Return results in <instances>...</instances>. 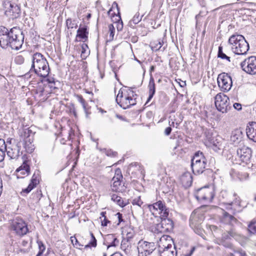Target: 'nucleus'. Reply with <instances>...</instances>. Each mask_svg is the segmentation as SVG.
<instances>
[{
    "label": "nucleus",
    "mask_w": 256,
    "mask_h": 256,
    "mask_svg": "<svg viewBox=\"0 0 256 256\" xmlns=\"http://www.w3.org/2000/svg\"><path fill=\"white\" fill-rule=\"evenodd\" d=\"M24 40L22 32L16 27L10 30L5 27H0V46L2 48L10 47L13 50L21 48Z\"/></svg>",
    "instance_id": "f257e3e1"
},
{
    "label": "nucleus",
    "mask_w": 256,
    "mask_h": 256,
    "mask_svg": "<svg viewBox=\"0 0 256 256\" xmlns=\"http://www.w3.org/2000/svg\"><path fill=\"white\" fill-rule=\"evenodd\" d=\"M50 71L48 63L44 56L40 52L34 54L30 72H34L38 76L46 78L48 76Z\"/></svg>",
    "instance_id": "f03ea898"
},
{
    "label": "nucleus",
    "mask_w": 256,
    "mask_h": 256,
    "mask_svg": "<svg viewBox=\"0 0 256 256\" xmlns=\"http://www.w3.org/2000/svg\"><path fill=\"white\" fill-rule=\"evenodd\" d=\"M228 42L231 46L232 51L236 54H245L250 48L248 43L241 34H232L230 37Z\"/></svg>",
    "instance_id": "7ed1b4c3"
},
{
    "label": "nucleus",
    "mask_w": 256,
    "mask_h": 256,
    "mask_svg": "<svg viewBox=\"0 0 256 256\" xmlns=\"http://www.w3.org/2000/svg\"><path fill=\"white\" fill-rule=\"evenodd\" d=\"M2 6L5 14L10 18L14 19L20 16V7L16 4L6 0L3 2Z\"/></svg>",
    "instance_id": "20e7f679"
},
{
    "label": "nucleus",
    "mask_w": 256,
    "mask_h": 256,
    "mask_svg": "<svg viewBox=\"0 0 256 256\" xmlns=\"http://www.w3.org/2000/svg\"><path fill=\"white\" fill-rule=\"evenodd\" d=\"M12 230L19 236H23L28 232L27 224L20 218H16L11 224Z\"/></svg>",
    "instance_id": "39448f33"
},
{
    "label": "nucleus",
    "mask_w": 256,
    "mask_h": 256,
    "mask_svg": "<svg viewBox=\"0 0 256 256\" xmlns=\"http://www.w3.org/2000/svg\"><path fill=\"white\" fill-rule=\"evenodd\" d=\"M214 103L217 110L222 113L227 112L231 108L228 97L222 93L216 95Z\"/></svg>",
    "instance_id": "423d86ee"
},
{
    "label": "nucleus",
    "mask_w": 256,
    "mask_h": 256,
    "mask_svg": "<svg viewBox=\"0 0 256 256\" xmlns=\"http://www.w3.org/2000/svg\"><path fill=\"white\" fill-rule=\"evenodd\" d=\"M214 196V188L208 186L198 188L194 194V196L198 200L212 201Z\"/></svg>",
    "instance_id": "0eeeda50"
},
{
    "label": "nucleus",
    "mask_w": 256,
    "mask_h": 256,
    "mask_svg": "<svg viewBox=\"0 0 256 256\" xmlns=\"http://www.w3.org/2000/svg\"><path fill=\"white\" fill-rule=\"evenodd\" d=\"M217 81L221 90L224 92L229 91L232 86V77L228 73L222 72L219 74Z\"/></svg>",
    "instance_id": "6e6552de"
},
{
    "label": "nucleus",
    "mask_w": 256,
    "mask_h": 256,
    "mask_svg": "<svg viewBox=\"0 0 256 256\" xmlns=\"http://www.w3.org/2000/svg\"><path fill=\"white\" fill-rule=\"evenodd\" d=\"M242 70L246 73L254 75L256 74V56H251L246 58L240 64Z\"/></svg>",
    "instance_id": "1a4fd4ad"
},
{
    "label": "nucleus",
    "mask_w": 256,
    "mask_h": 256,
    "mask_svg": "<svg viewBox=\"0 0 256 256\" xmlns=\"http://www.w3.org/2000/svg\"><path fill=\"white\" fill-rule=\"evenodd\" d=\"M166 240L173 242H171L172 239L170 236H168ZM158 253L160 256H176L177 254L175 247L172 246V243L159 245Z\"/></svg>",
    "instance_id": "9d476101"
},
{
    "label": "nucleus",
    "mask_w": 256,
    "mask_h": 256,
    "mask_svg": "<svg viewBox=\"0 0 256 256\" xmlns=\"http://www.w3.org/2000/svg\"><path fill=\"white\" fill-rule=\"evenodd\" d=\"M161 222L156 224V229L158 232L166 233L171 232L174 226L172 220L168 217H160Z\"/></svg>",
    "instance_id": "9b49d317"
},
{
    "label": "nucleus",
    "mask_w": 256,
    "mask_h": 256,
    "mask_svg": "<svg viewBox=\"0 0 256 256\" xmlns=\"http://www.w3.org/2000/svg\"><path fill=\"white\" fill-rule=\"evenodd\" d=\"M252 154V150L248 147L243 146L242 148H238L236 150V155L240 160L246 164L250 162Z\"/></svg>",
    "instance_id": "f8f14e48"
},
{
    "label": "nucleus",
    "mask_w": 256,
    "mask_h": 256,
    "mask_svg": "<svg viewBox=\"0 0 256 256\" xmlns=\"http://www.w3.org/2000/svg\"><path fill=\"white\" fill-rule=\"evenodd\" d=\"M156 248L154 242H144L138 248V256H147L150 254Z\"/></svg>",
    "instance_id": "ddd939ff"
},
{
    "label": "nucleus",
    "mask_w": 256,
    "mask_h": 256,
    "mask_svg": "<svg viewBox=\"0 0 256 256\" xmlns=\"http://www.w3.org/2000/svg\"><path fill=\"white\" fill-rule=\"evenodd\" d=\"M244 133L242 130L240 128H236L231 132L230 137V144L234 146H238L242 143L244 138Z\"/></svg>",
    "instance_id": "4468645a"
},
{
    "label": "nucleus",
    "mask_w": 256,
    "mask_h": 256,
    "mask_svg": "<svg viewBox=\"0 0 256 256\" xmlns=\"http://www.w3.org/2000/svg\"><path fill=\"white\" fill-rule=\"evenodd\" d=\"M150 210L152 208L154 210H159V214L160 217H168L169 214V208H167L165 204L162 201L159 200L153 204L149 206Z\"/></svg>",
    "instance_id": "2eb2a0df"
},
{
    "label": "nucleus",
    "mask_w": 256,
    "mask_h": 256,
    "mask_svg": "<svg viewBox=\"0 0 256 256\" xmlns=\"http://www.w3.org/2000/svg\"><path fill=\"white\" fill-rule=\"evenodd\" d=\"M208 138L209 146L214 151L218 152L224 148V140L220 136L212 137Z\"/></svg>",
    "instance_id": "dca6fc26"
},
{
    "label": "nucleus",
    "mask_w": 256,
    "mask_h": 256,
    "mask_svg": "<svg viewBox=\"0 0 256 256\" xmlns=\"http://www.w3.org/2000/svg\"><path fill=\"white\" fill-rule=\"evenodd\" d=\"M190 166L192 172L194 174L198 175L202 174L207 166V161L202 160L197 162H191Z\"/></svg>",
    "instance_id": "f3484780"
},
{
    "label": "nucleus",
    "mask_w": 256,
    "mask_h": 256,
    "mask_svg": "<svg viewBox=\"0 0 256 256\" xmlns=\"http://www.w3.org/2000/svg\"><path fill=\"white\" fill-rule=\"evenodd\" d=\"M230 195H232V196L234 198L233 201L231 202L228 204V206H232V204H234L238 206L240 208H242L240 209H238V210H233L232 207L230 208V210H232V213L233 214H236V213L240 212H242V210L245 208L246 206H243L242 204V200L237 195V194L234 192L233 194H230Z\"/></svg>",
    "instance_id": "a211bd4d"
},
{
    "label": "nucleus",
    "mask_w": 256,
    "mask_h": 256,
    "mask_svg": "<svg viewBox=\"0 0 256 256\" xmlns=\"http://www.w3.org/2000/svg\"><path fill=\"white\" fill-rule=\"evenodd\" d=\"M246 134L248 138L256 142V122H252L246 129Z\"/></svg>",
    "instance_id": "6ab92c4d"
},
{
    "label": "nucleus",
    "mask_w": 256,
    "mask_h": 256,
    "mask_svg": "<svg viewBox=\"0 0 256 256\" xmlns=\"http://www.w3.org/2000/svg\"><path fill=\"white\" fill-rule=\"evenodd\" d=\"M222 221L226 224L232 226L234 225V224H236L238 222L237 219L235 218L232 214L225 211L223 212Z\"/></svg>",
    "instance_id": "aec40b11"
},
{
    "label": "nucleus",
    "mask_w": 256,
    "mask_h": 256,
    "mask_svg": "<svg viewBox=\"0 0 256 256\" xmlns=\"http://www.w3.org/2000/svg\"><path fill=\"white\" fill-rule=\"evenodd\" d=\"M148 88V97L147 99L146 102L145 104H146L153 98L156 92V84L154 78L151 76L150 79Z\"/></svg>",
    "instance_id": "412c9836"
},
{
    "label": "nucleus",
    "mask_w": 256,
    "mask_h": 256,
    "mask_svg": "<svg viewBox=\"0 0 256 256\" xmlns=\"http://www.w3.org/2000/svg\"><path fill=\"white\" fill-rule=\"evenodd\" d=\"M18 172L17 178H24L22 176H28L30 172V166L24 162L22 165L16 170Z\"/></svg>",
    "instance_id": "4be33fe9"
},
{
    "label": "nucleus",
    "mask_w": 256,
    "mask_h": 256,
    "mask_svg": "<svg viewBox=\"0 0 256 256\" xmlns=\"http://www.w3.org/2000/svg\"><path fill=\"white\" fill-rule=\"evenodd\" d=\"M34 138H24L23 142L24 147L28 153H32L34 150V145L32 144Z\"/></svg>",
    "instance_id": "5701e85b"
},
{
    "label": "nucleus",
    "mask_w": 256,
    "mask_h": 256,
    "mask_svg": "<svg viewBox=\"0 0 256 256\" xmlns=\"http://www.w3.org/2000/svg\"><path fill=\"white\" fill-rule=\"evenodd\" d=\"M75 96L76 97L78 101L80 102L82 106V108L85 112L86 116L88 117V115L91 114V106H89L86 102L84 100V99L83 98L82 96L80 94H76L75 95Z\"/></svg>",
    "instance_id": "b1692460"
},
{
    "label": "nucleus",
    "mask_w": 256,
    "mask_h": 256,
    "mask_svg": "<svg viewBox=\"0 0 256 256\" xmlns=\"http://www.w3.org/2000/svg\"><path fill=\"white\" fill-rule=\"evenodd\" d=\"M17 146L18 149L16 150H14L12 148H7V150H6L8 156L12 159H16L20 155L22 154V152L20 151V146L18 145Z\"/></svg>",
    "instance_id": "393cba45"
},
{
    "label": "nucleus",
    "mask_w": 256,
    "mask_h": 256,
    "mask_svg": "<svg viewBox=\"0 0 256 256\" xmlns=\"http://www.w3.org/2000/svg\"><path fill=\"white\" fill-rule=\"evenodd\" d=\"M238 234L236 232L234 228H232L230 230L224 232L222 234L221 240H228L230 239L231 237L236 238L238 237Z\"/></svg>",
    "instance_id": "a878e982"
},
{
    "label": "nucleus",
    "mask_w": 256,
    "mask_h": 256,
    "mask_svg": "<svg viewBox=\"0 0 256 256\" xmlns=\"http://www.w3.org/2000/svg\"><path fill=\"white\" fill-rule=\"evenodd\" d=\"M181 180L186 186H190L192 182V176L190 172H185L181 177Z\"/></svg>",
    "instance_id": "bb28decb"
},
{
    "label": "nucleus",
    "mask_w": 256,
    "mask_h": 256,
    "mask_svg": "<svg viewBox=\"0 0 256 256\" xmlns=\"http://www.w3.org/2000/svg\"><path fill=\"white\" fill-rule=\"evenodd\" d=\"M130 96H125L122 98H120L117 104L123 109L128 108L130 107Z\"/></svg>",
    "instance_id": "cd10ccee"
},
{
    "label": "nucleus",
    "mask_w": 256,
    "mask_h": 256,
    "mask_svg": "<svg viewBox=\"0 0 256 256\" xmlns=\"http://www.w3.org/2000/svg\"><path fill=\"white\" fill-rule=\"evenodd\" d=\"M202 160H206L204 156L203 153L200 151H198L194 153L191 160V162H197Z\"/></svg>",
    "instance_id": "c85d7f7f"
},
{
    "label": "nucleus",
    "mask_w": 256,
    "mask_h": 256,
    "mask_svg": "<svg viewBox=\"0 0 256 256\" xmlns=\"http://www.w3.org/2000/svg\"><path fill=\"white\" fill-rule=\"evenodd\" d=\"M40 178V172L39 170L36 171L30 180V182L29 184L34 188H35L36 186L39 183V180Z\"/></svg>",
    "instance_id": "c756f323"
},
{
    "label": "nucleus",
    "mask_w": 256,
    "mask_h": 256,
    "mask_svg": "<svg viewBox=\"0 0 256 256\" xmlns=\"http://www.w3.org/2000/svg\"><path fill=\"white\" fill-rule=\"evenodd\" d=\"M111 200L122 208L124 207L127 204V203L124 202V200L120 196L116 194H112L111 196Z\"/></svg>",
    "instance_id": "7c9ffc66"
},
{
    "label": "nucleus",
    "mask_w": 256,
    "mask_h": 256,
    "mask_svg": "<svg viewBox=\"0 0 256 256\" xmlns=\"http://www.w3.org/2000/svg\"><path fill=\"white\" fill-rule=\"evenodd\" d=\"M88 32L86 28H80L77 30L76 38L82 40L86 39L88 38Z\"/></svg>",
    "instance_id": "2f4dec72"
},
{
    "label": "nucleus",
    "mask_w": 256,
    "mask_h": 256,
    "mask_svg": "<svg viewBox=\"0 0 256 256\" xmlns=\"http://www.w3.org/2000/svg\"><path fill=\"white\" fill-rule=\"evenodd\" d=\"M248 230L250 234H256V220H252L250 222Z\"/></svg>",
    "instance_id": "473e14b6"
},
{
    "label": "nucleus",
    "mask_w": 256,
    "mask_h": 256,
    "mask_svg": "<svg viewBox=\"0 0 256 256\" xmlns=\"http://www.w3.org/2000/svg\"><path fill=\"white\" fill-rule=\"evenodd\" d=\"M218 58H220L222 60H226L229 62H230V57L228 56L226 54H224L223 52L222 47V46H220L218 47Z\"/></svg>",
    "instance_id": "72a5a7b5"
},
{
    "label": "nucleus",
    "mask_w": 256,
    "mask_h": 256,
    "mask_svg": "<svg viewBox=\"0 0 256 256\" xmlns=\"http://www.w3.org/2000/svg\"><path fill=\"white\" fill-rule=\"evenodd\" d=\"M36 94H38L39 97H42L44 95L46 96L48 94V92H46L44 86L40 85L36 89Z\"/></svg>",
    "instance_id": "f704fd0d"
},
{
    "label": "nucleus",
    "mask_w": 256,
    "mask_h": 256,
    "mask_svg": "<svg viewBox=\"0 0 256 256\" xmlns=\"http://www.w3.org/2000/svg\"><path fill=\"white\" fill-rule=\"evenodd\" d=\"M66 25L68 29L76 28L78 27L77 23L75 20L68 18L66 20Z\"/></svg>",
    "instance_id": "c9c22d12"
},
{
    "label": "nucleus",
    "mask_w": 256,
    "mask_h": 256,
    "mask_svg": "<svg viewBox=\"0 0 256 256\" xmlns=\"http://www.w3.org/2000/svg\"><path fill=\"white\" fill-rule=\"evenodd\" d=\"M35 132H34L30 128H26L24 130L23 136L24 138H32Z\"/></svg>",
    "instance_id": "e433bc0d"
},
{
    "label": "nucleus",
    "mask_w": 256,
    "mask_h": 256,
    "mask_svg": "<svg viewBox=\"0 0 256 256\" xmlns=\"http://www.w3.org/2000/svg\"><path fill=\"white\" fill-rule=\"evenodd\" d=\"M122 178V175L121 173V170L120 168H118L116 170L115 175L112 178L113 181L121 182V180Z\"/></svg>",
    "instance_id": "4c0bfd02"
},
{
    "label": "nucleus",
    "mask_w": 256,
    "mask_h": 256,
    "mask_svg": "<svg viewBox=\"0 0 256 256\" xmlns=\"http://www.w3.org/2000/svg\"><path fill=\"white\" fill-rule=\"evenodd\" d=\"M135 235L134 230L132 229H129L127 230L126 236L123 238L126 239V240L131 242L132 239L134 238Z\"/></svg>",
    "instance_id": "58836bf2"
},
{
    "label": "nucleus",
    "mask_w": 256,
    "mask_h": 256,
    "mask_svg": "<svg viewBox=\"0 0 256 256\" xmlns=\"http://www.w3.org/2000/svg\"><path fill=\"white\" fill-rule=\"evenodd\" d=\"M90 236L92 238V240L90 241L87 244L84 246V248H88L91 247H96V239L93 233L90 232Z\"/></svg>",
    "instance_id": "ea45409f"
},
{
    "label": "nucleus",
    "mask_w": 256,
    "mask_h": 256,
    "mask_svg": "<svg viewBox=\"0 0 256 256\" xmlns=\"http://www.w3.org/2000/svg\"><path fill=\"white\" fill-rule=\"evenodd\" d=\"M160 101L161 104H164L168 102V98L165 92H160L158 93Z\"/></svg>",
    "instance_id": "a19ab883"
},
{
    "label": "nucleus",
    "mask_w": 256,
    "mask_h": 256,
    "mask_svg": "<svg viewBox=\"0 0 256 256\" xmlns=\"http://www.w3.org/2000/svg\"><path fill=\"white\" fill-rule=\"evenodd\" d=\"M108 238L112 239V241L110 244L109 246H118L119 240L114 234L108 235Z\"/></svg>",
    "instance_id": "79ce46f5"
},
{
    "label": "nucleus",
    "mask_w": 256,
    "mask_h": 256,
    "mask_svg": "<svg viewBox=\"0 0 256 256\" xmlns=\"http://www.w3.org/2000/svg\"><path fill=\"white\" fill-rule=\"evenodd\" d=\"M114 4H115L116 5L117 11L118 12V15H116V16H118V18H119V20H118V22H117V29L118 30H121L123 28V24H122V20L120 22H119V20H120V14L118 12V6L116 2H114Z\"/></svg>",
    "instance_id": "37998d69"
},
{
    "label": "nucleus",
    "mask_w": 256,
    "mask_h": 256,
    "mask_svg": "<svg viewBox=\"0 0 256 256\" xmlns=\"http://www.w3.org/2000/svg\"><path fill=\"white\" fill-rule=\"evenodd\" d=\"M37 242L39 248V252L37 254V256H40L44 251L46 248L44 244L42 241L38 240Z\"/></svg>",
    "instance_id": "c03bdc74"
},
{
    "label": "nucleus",
    "mask_w": 256,
    "mask_h": 256,
    "mask_svg": "<svg viewBox=\"0 0 256 256\" xmlns=\"http://www.w3.org/2000/svg\"><path fill=\"white\" fill-rule=\"evenodd\" d=\"M130 242L126 240V239L123 238L121 243V248L124 249L125 251L128 248L130 245Z\"/></svg>",
    "instance_id": "a18cd8bd"
},
{
    "label": "nucleus",
    "mask_w": 256,
    "mask_h": 256,
    "mask_svg": "<svg viewBox=\"0 0 256 256\" xmlns=\"http://www.w3.org/2000/svg\"><path fill=\"white\" fill-rule=\"evenodd\" d=\"M60 84V82L58 80H56L55 82L48 84V86L51 90V91H53L54 90L58 89V86Z\"/></svg>",
    "instance_id": "49530a36"
},
{
    "label": "nucleus",
    "mask_w": 256,
    "mask_h": 256,
    "mask_svg": "<svg viewBox=\"0 0 256 256\" xmlns=\"http://www.w3.org/2000/svg\"><path fill=\"white\" fill-rule=\"evenodd\" d=\"M230 194H233V192H228L226 190H222L220 192V196H222L224 199L228 200L229 197L232 196V195H230Z\"/></svg>",
    "instance_id": "de8ad7c7"
},
{
    "label": "nucleus",
    "mask_w": 256,
    "mask_h": 256,
    "mask_svg": "<svg viewBox=\"0 0 256 256\" xmlns=\"http://www.w3.org/2000/svg\"><path fill=\"white\" fill-rule=\"evenodd\" d=\"M132 202L133 205H137L140 207L143 204V202L140 196L134 198Z\"/></svg>",
    "instance_id": "09e8293b"
},
{
    "label": "nucleus",
    "mask_w": 256,
    "mask_h": 256,
    "mask_svg": "<svg viewBox=\"0 0 256 256\" xmlns=\"http://www.w3.org/2000/svg\"><path fill=\"white\" fill-rule=\"evenodd\" d=\"M24 58L22 55L17 56L14 58V62L16 64H21L24 63Z\"/></svg>",
    "instance_id": "8fccbe9b"
},
{
    "label": "nucleus",
    "mask_w": 256,
    "mask_h": 256,
    "mask_svg": "<svg viewBox=\"0 0 256 256\" xmlns=\"http://www.w3.org/2000/svg\"><path fill=\"white\" fill-rule=\"evenodd\" d=\"M99 220L100 221L101 225L103 226H107L108 224L110 222V221L108 220V217H104L102 218V217H100Z\"/></svg>",
    "instance_id": "3c124183"
},
{
    "label": "nucleus",
    "mask_w": 256,
    "mask_h": 256,
    "mask_svg": "<svg viewBox=\"0 0 256 256\" xmlns=\"http://www.w3.org/2000/svg\"><path fill=\"white\" fill-rule=\"evenodd\" d=\"M220 242L222 246L226 248H232L233 247L232 244L230 242L227 241L226 240H220Z\"/></svg>",
    "instance_id": "603ef678"
},
{
    "label": "nucleus",
    "mask_w": 256,
    "mask_h": 256,
    "mask_svg": "<svg viewBox=\"0 0 256 256\" xmlns=\"http://www.w3.org/2000/svg\"><path fill=\"white\" fill-rule=\"evenodd\" d=\"M34 188L30 184H29L28 186L26 188L22 189V190L21 192V194L22 196H24V194H28Z\"/></svg>",
    "instance_id": "864d4df0"
},
{
    "label": "nucleus",
    "mask_w": 256,
    "mask_h": 256,
    "mask_svg": "<svg viewBox=\"0 0 256 256\" xmlns=\"http://www.w3.org/2000/svg\"><path fill=\"white\" fill-rule=\"evenodd\" d=\"M104 152L106 153V155L109 156H116L117 155V152H113L112 150H106L104 149Z\"/></svg>",
    "instance_id": "5fc2aeb1"
},
{
    "label": "nucleus",
    "mask_w": 256,
    "mask_h": 256,
    "mask_svg": "<svg viewBox=\"0 0 256 256\" xmlns=\"http://www.w3.org/2000/svg\"><path fill=\"white\" fill-rule=\"evenodd\" d=\"M142 20V16H140L139 14H136L132 18V21L134 24H138Z\"/></svg>",
    "instance_id": "6e6d98bb"
},
{
    "label": "nucleus",
    "mask_w": 256,
    "mask_h": 256,
    "mask_svg": "<svg viewBox=\"0 0 256 256\" xmlns=\"http://www.w3.org/2000/svg\"><path fill=\"white\" fill-rule=\"evenodd\" d=\"M108 28H109V31L110 32V38H112V39L114 38V32H115L114 28L112 24H110L108 26Z\"/></svg>",
    "instance_id": "4d7b16f0"
},
{
    "label": "nucleus",
    "mask_w": 256,
    "mask_h": 256,
    "mask_svg": "<svg viewBox=\"0 0 256 256\" xmlns=\"http://www.w3.org/2000/svg\"><path fill=\"white\" fill-rule=\"evenodd\" d=\"M0 150H7L6 145L5 142L2 138H0Z\"/></svg>",
    "instance_id": "13d9d810"
},
{
    "label": "nucleus",
    "mask_w": 256,
    "mask_h": 256,
    "mask_svg": "<svg viewBox=\"0 0 256 256\" xmlns=\"http://www.w3.org/2000/svg\"><path fill=\"white\" fill-rule=\"evenodd\" d=\"M121 182L114 181L112 186V190L114 191H117L118 189V186H120Z\"/></svg>",
    "instance_id": "bf43d9fd"
},
{
    "label": "nucleus",
    "mask_w": 256,
    "mask_h": 256,
    "mask_svg": "<svg viewBox=\"0 0 256 256\" xmlns=\"http://www.w3.org/2000/svg\"><path fill=\"white\" fill-rule=\"evenodd\" d=\"M70 240L72 244L76 247H78V246H81V244H79L78 240L76 238V237L72 236L70 238Z\"/></svg>",
    "instance_id": "052dcab7"
},
{
    "label": "nucleus",
    "mask_w": 256,
    "mask_h": 256,
    "mask_svg": "<svg viewBox=\"0 0 256 256\" xmlns=\"http://www.w3.org/2000/svg\"><path fill=\"white\" fill-rule=\"evenodd\" d=\"M203 173L204 174H206L208 176H213V172L212 170L210 169V168H206L204 170V172H203Z\"/></svg>",
    "instance_id": "680f3d73"
},
{
    "label": "nucleus",
    "mask_w": 256,
    "mask_h": 256,
    "mask_svg": "<svg viewBox=\"0 0 256 256\" xmlns=\"http://www.w3.org/2000/svg\"><path fill=\"white\" fill-rule=\"evenodd\" d=\"M116 216H117L118 219V220L117 225H119L120 222H124L122 214L120 213V212H118L116 214Z\"/></svg>",
    "instance_id": "e2e57ef3"
},
{
    "label": "nucleus",
    "mask_w": 256,
    "mask_h": 256,
    "mask_svg": "<svg viewBox=\"0 0 256 256\" xmlns=\"http://www.w3.org/2000/svg\"><path fill=\"white\" fill-rule=\"evenodd\" d=\"M123 98L124 97L123 96L122 91V89H120L116 99V102H118V101H120V100Z\"/></svg>",
    "instance_id": "0e129e2a"
},
{
    "label": "nucleus",
    "mask_w": 256,
    "mask_h": 256,
    "mask_svg": "<svg viewBox=\"0 0 256 256\" xmlns=\"http://www.w3.org/2000/svg\"><path fill=\"white\" fill-rule=\"evenodd\" d=\"M134 95L133 94H132V96H130V106H134L136 103V98H134Z\"/></svg>",
    "instance_id": "69168bd1"
},
{
    "label": "nucleus",
    "mask_w": 256,
    "mask_h": 256,
    "mask_svg": "<svg viewBox=\"0 0 256 256\" xmlns=\"http://www.w3.org/2000/svg\"><path fill=\"white\" fill-rule=\"evenodd\" d=\"M172 128L170 126L167 127L164 130V134L166 136H168L170 134Z\"/></svg>",
    "instance_id": "338daca9"
},
{
    "label": "nucleus",
    "mask_w": 256,
    "mask_h": 256,
    "mask_svg": "<svg viewBox=\"0 0 256 256\" xmlns=\"http://www.w3.org/2000/svg\"><path fill=\"white\" fill-rule=\"evenodd\" d=\"M196 250V248L194 246H193L191 248L189 252L187 254H186L184 256H192V255L193 254L194 252Z\"/></svg>",
    "instance_id": "774afa93"
}]
</instances>
